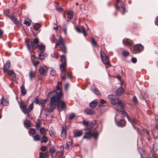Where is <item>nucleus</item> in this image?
Wrapping results in <instances>:
<instances>
[{"label":"nucleus","mask_w":158,"mask_h":158,"mask_svg":"<svg viewBox=\"0 0 158 158\" xmlns=\"http://www.w3.org/2000/svg\"><path fill=\"white\" fill-rule=\"evenodd\" d=\"M56 95V91L53 90L49 94L48 96L51 100L50 102V108L49 109H46L45 110V115L47 116L48 115L47 112L50 113L53 111L56 106V102L55 97Z\"/></svg>","instance_id":"f257e3e1"},{"label":"nucleus","mask_w":158,"mask_h":158,"mask_svg":"<svg viewBox=\"0 0 158 158\" xmlns=\"http://www.w3.org/2000/svg\"><path fill=\"white\" fill-rule=\"evenodd\" d=\"M39 42V40L37 38L31 39V41L28 40H26L27 47L28 50L30 52L31 51V45L32 48L35 49L38 47Z\"/></svg>","instance_id":"f03ea898"},{"label":"nucleus","mask_w":158,"mask_h":158,"mask_svg":"<svg viewBox=\"0 0 158 158\" xmlns=\"http://www.w3.org/2000/svg\"><path fill=\"white\" fill-rule=\"evenodd\" d=\"M62 95V94H61L60 93L57 94V92L56 91V102H57V106L60 112L64 110L66 106V103L60 100Z\"/></svg>","instance_id":"7ed1b4c3"},{"label":"nucleus","mask_w":158,"mask_h":158,"mask_svg":"<svg viewBox=\"0 0 158 158\" xmlns=\"http://www.w3.org/2000/svg\"><path fill=\"white\" fill-rule=\"evenodd\" d=\"M108 97L112 105H118V106H119V108L124 106V103L116 97L115 95L110 94L108 96Z\"/></svg>","instance_id":"20e7f679"},{"label":"nucleus","mask_w":158,"mask_h":158,"mask_svg":"<svg viewBox=\"0 0 158 158\" xmlns=\"http://www.w3.org/2000/svg\"><path fill=\"white\" fill-rule=\"evenodd\" d=\"M20 107L23 112H27L28 111L31 112L34 107V104L32 103L30 105L29 108H27V105L24 103H19Z\"/></svg>","instance_id":"39448f33"},{"label":"nucleus","mask_w":158,"mask_h":158,"mask_svg":"<svg viewBox=\"0 0 158 158\" xmlns=\"http://www.w3.org/2000/svg\"><path fill=\"white\" fill-rule=\"evenodd\" d=\"M60 60L62 64L60 65V69L61 72H66L65 68L66 67V58L64 56H60Z\"/></svg>","instance_id":"423d86ee"},{"label":"nucleus","mask_w":158,"mask_h":158,"mask_svg":"<svg viewBox=\"0 0 158 158\" xmlns=\"http://www.w3.org/2000/svg\"><path fill=\"white\" fill-rule=\"evenodd\" d=\"M100 55L103 63L107 65H110L108 56H106L103 52H100Z\"/></svg>","instance_id":"0eeeda50"},{"label":"nucleus","mask_w":158,"mask_h":158,"mask_svg":"<svg viewBox=\"0 0 158 158\" xmlns=\"http://www.w3.org/2000/svg\"><path fill=\"white\" fill-rule=\"evenodd\" d=\"M143 46L140 44H137L134 48L133 52L136 53V52H140L143 50Z\"/></svg>","instance_id":"6e6552de"},{"label":"nucleus","mask_w":158,"mask_h":158,"mask_svg":"<svg viewBox=\"0 0 158 158\" xmlns=\"http://www.w3.org/2000/svg\"><path fill=\"white\" fill-rule=\"evenodd\" d=\"M62 131L61 134V137L63 138H65L66 136V129L67 127L64 125L62 127Z\"/></svg>","instance_id":"1a4fd4ad"},{"label":"nucleus","mask_w":158,"mask_h":158,"mask_svg":"<svg viewBox=\"0 0 158 158\" xmlns=\"http://www.w3.org/2000/svg\"><path fill=\"white\" fill-rule=\"evenodd\" d=\"M124 106H122L121 107L119 108H118V107L117 108L116 107H115L116 110L118 112H121L122 114L126 117L128 116V115L127 114V113L126 112L124 109L123 108Z\"/></svg>","instance_id":"9d476101"},{"label":"nucleus","mask_w":158,"mask_h":158,"mask_svg":"<svg viewBox=\"0 0 158 158\" xmlns=\"http://www.w3.org/2000/svg\"><path fill=\"white\" fill-rule=\"evenodd\" d=\"M10 67V60H7L4 64L3 68V72L4 73L9 70Z\"/></svg>","instance_id":"9b49d317"},{"label":"nucleus","mask_w":158,"mask_h":158,"mask_svg":"<svg viewBox=\"0 0 158 158\" xmlns=\"http://www.w3.org/2000/svg\"><path fill=\"white\" fill-rule=\"evenodd\" d=\"M60 44H61V46L64 45V40L61 36H59V39L58 40V42L56 43L55 48H57V46H59Z\"/></svg>","instance_id":"f8f14e48"},{"label":"nucleus","mask_w":158,"mask_h":158,"mask_svg":"<svg viewBox=\"0 0 158 158\" xmlns=\"http://www.w3.org/2000/svg\"><path fill=\"white\" fill-rule=\"evenodd\" d=\"M10 19L16 25L18 26H20L21 24L19 21L13 15H11L10 17Z\"/></svg>","instance_id":"ddd939ff"},{"label":"nucleus","mask_w":158,"mask_h":158,"mask_svg":"<svg viewBox=\"0 0 158 158\" xmlns=\"http://www.w3.org/2000/svg\"><path fill=\"white\" fill-rule=\"evenodd\" d=\"M156 129H154L152 132V135L155 139H157L158 138V124L156 126Z\"/></svg>","instance_id":"4468645a"},{"label":"nucleus","mask_w":158,"mask_h":158,"mask_svg":"<svg viewBox=\"0 0 158 158\" xmlns=\"http://www.w3.org/2000/svg\"><path fill=\"white\" fill-rule=\"evenodd\" d=\"M82 134L83 133L81 130H76L73 133V135L74 137H80L82 135Z\"/></svg>","instance_id":"2eb2a0df"},{"label":"nucleus","mask_w":158,"mask_h":158,"mask_svg":"<svg viewBox=\"0 0 158 158\" xmlns=\"http://www.w3.org/2000/svg\"><path fill=\"white\" fill-rule=\"evenodd\" d=\"M125 121L122 119H121L118 121L116 123L118 127H123L125 126Z\"/></svg>","instance_id":"dca6fc26"},{"label":"nucleus","mask_w":158,"mask_h":158,"mask_svg":"<svg viewBox=\"0 0 158 158\" xmlns=\"http://www.w3.org/2000/svg\"><path fill=\"white\" fill-rule=\"evenodd\" d=\"M32 124L29 120L26 119L24 121V126L25 127L29 128L31 127Z\"/></svg>","instance_id":"f3484780"},{"label":"nucleus","mask_w":158,"mask_h":158,"mask_svg":"<svg viewBox=\"0 0 158 158\" xmlns=\"http://www.w3.org/2000/svg\"><path fill=\"white\" fill-rule=\"evenodd\" d=\"M61 82H60L58 81L57 82L56 89L57 90H59V92H57V94H59L60 93L61 94H62V89L61 87Z\"/></svg>","instance_id":"a211bd4d"},{"label":"nucleus","mask_w":158,"mask_h":158,"mask_svg":"<svg viewBox=\"0 0 158 158\" xmlns=\"http://www.w3.org/2000/svg\"><path fill=\"white\" fill-rule=\"evenodd\" d=\"M0 104L3 106H7L9 104V101L7 99H5L4 98L2 99Z\"/></svg>","instance_id":"6ab92c4d"},{"label":"nucleus","mask_w":158,"mask_h":158,"mask_svg":"<svg viewBox=\"0 0 158 158\" xmlns=\"http://www.w3.org/2000/svg\"><path fill=\"white\" fill-rule=\"evenodd\" d=\"M46 102V100L41 99L40 100V101L38 102L37 104L39 105H41L43 109H44L45 107V106Z\"/></svg>","instance_id":"aec40b11"},{"label":"nucleus","mask_w":158,"mask_h":158,"mask_svg":"<svg viewBox=\"0 0 158 158\" xmlns=\"http://www.w3.org/2000/svg\"><path fill=\"white\" fill-rule=\"evenodd\" d=\"M85 112L87 114L93 115L95 114L94 111L89 108H86L85 110Z\"/></svg>","instance_id":"412c9836"},{"label":"nucleus","mask_w":158,"mask_h":158,"mask_svg":"<svg viewBox=\"0 0 158 158\" xmlns=\"http://www.w3.org/2000/svg\"><path fill=\"white\" fill-rule=\"evenodd\" d=\"M124 92V89L122 87L119 88L117 90L116 92V94L117 95L119 96L122 95Z\"/></svg>","instance_id":"4be33fe9"},{"label":"nucleus","mask_w":158,"mask_h":158,"mask_svg":"<svg viewBox=\"0 0 158 158\" xmlns=\"http://www.w3.org/2000/svg\"><path fill=\"white\" fill-rule=\"evenodd\" d=\"M65 73V74L64 75L62 76V79L64 80H65L66 78V76L68 77L69 78H70L72 77V74L70 72H69L67 73L66 71V72H64Z\"/></svg>","instance_id":"5701e85b"},{"label":"nucleus","mask_w":158,"mask_h":158,"mask_svg":"<svg viewBox=\"0 0 158 158\" xmlns=\"http://www.w3.org/2000/svg\"><path fill=\"white\" fill-rule=\"evenodd\" d=\"M94 89H93V87H91V90L95 94L97 95H100V93L98 89L94 86Z\"/></svg>","instance_id":"b1692460"},{"label":"nucleus","mask_w":158,"mask_h":158,"mask_svg":"<svg viewBox=\"0 0 158 158\" xmlns=\"http://www.w3.org/2000/svg\"><path fill=\"white\" fill-rule=\"evenodd\" d=\"M92 137V134L90 132V131H87L85 133V135L84 136V138H87L89 139Z\"/></svg>","instance_id":"393cba45"},{"label":"nucleus","mask_w":158,"mask_h":158,"mask_svg":"<svg viewBox=\"0 0 158 158\" xmlns=\"http://www.w3.org/2000/svg\"><path fill=\"white\" fill-rule=\"evenodd\" d=\"M32 137L35 141H38L41 140L40 136L39 134H36L35 135L32 136Z\"/></svg>","instance_id":"a878e982"},{"label":"nucleus","mask_w":158,"mask_h":158,"mask_svg":"<svg viewBox=\"0 0 158 158\" xmlns=\"http://www.w3.org/2000/svg\"><path fill=\"white\" fill-rule=\"evenodd\" d=\"M98 105V102L95 101H93L89 103L90 107L92 108H94Z\"/></svg>","instance_id":"bb28decb"},{"label":"nucleus","mask_w":158,"mask_h":158,"mask_svg":"<svg viewBox=\"0 0 158 158\" xmlns=\"http://www.w3.org/2000/svg\"><path fill=\"white\" fill-rule=\"evenodd\" d=\"M20 89L22 95H24L26 94L27 93V91L25 89V86L23 85H22L20 87Z\"/></svg>","instance_id":"cd10ccee"},{"label":"nucleus","mask_w":158,"mask_h":158,"mask_svg":"<svg viewBox=\"0 0 158 158\" xmlns=\"http://www.w3.org/2000/svg\"><path fill=\"white\" fill-rule=\"evenodd\" d=\"M48 157V154L47 152H40L39 153V158H44Z\"/></svg>","instance_id":"c85d7f7f"},{"label":"nucleus","mask_w":158,"mask_h":158,"mask_svg":"<svg viewBox=\"0 0 158 158\" xmlns=\"http://www.w3.org/2000/svg\"><path fill=\"white\" fill-rule=\"evenodd\" d=\"M40 134L43 135H45L46 133V130L44 127H41L40 129Z\"/></svg>","instance_id":"c756f323"},{"label":"nucleus","mask_w":158,"mask_h":158,"mask_svg":"<svg viewBox=\"0 0 158 158\" xmlns=\"http://www.w3.org/2000/svg\"><path fill=\"white\" fill-rule=\"evenodd\" d=\"M40 74L41 75H44L46 72L45 69L42 67H40L39 70Z\"/></svg>","instance_id":"7c9ffc66"},{"label":"nucleus","mask_w":158,"mask_h":158,"mask_svg":"<svg viewBox=\"0 0 158 158\" xmlns=\"http://www.w3.org/2000/svg\"><path fill=\"white\" fill-rule=\"evenodd\" d=\"M24 23L28 26H29L31 24V20L29 19H27L25 20Z\"/></svg>","instance_id":"2f4dec72"},{"label":"nucleus","mask_w":158,"mask_h":158,"mask_svg":"<svg viewBox=\"0 0 158 158\" xmlns=\"http://www.w3.org/2000/svg\"><path fill=\"white\" fill-rule=\"evenodd\" d=\"M73 12L72 11H69L67 12V17L69 19L73 18Z\"/></svg>","instance_id":"473e14b6"},{"label":"nucleus","mask_w":158,"mask_h":158,"mask_svg":"<svg viewBox=\"0 0 158 158\" xmlns=\"http://www.w3.org/2000/svg\"><path fill=\"white\" fill-rule=\"evenodd\" d=\"M29 133L30 135H31L32 136L35 134L36 132L34 129L30 128L29 130Z\"/></svg>","instance_id":"72a5a7b5"},{"label":"nucleus","mask_w":158,"mask_h":158,"mask_svg":"<svg viewBox=\"0 0 158 158\" xmlns=\"http://www.w3.org/2000/svg\"><path fill=\"white\" fill-rule=\"evenodd\" d=\"M94 126L93 123L90 122L89 123V124L87 125L86 127L87 129V130H89V131L91 130L92 128Z\"/></svg>","instance_id":"f704fd0d"},{"label":"nucleus","mask_w":158,"mask_h":158,"mask_svg":"<svg viewBox=\"0 0 158 158\" xmlns=\"http://www.w3.org/2000/svg\"><path fill=\"white\" fill-rule=\"evenodd\" d=\"M55 5L56 7V9L57 11H61L63 10V9L62 8H61L60 6L58 5V4L56 2H55Z\"/></svg>","instance_id":"c9c22d12"},{"label":"nucleus","mask_w":158,"mask_h":158,"mask_svg":"<svg viewBox=\"0 0 158 158\" xmlns=\"http://www.w3.org/2000/svg\"><path fill=\"white\" fill-rule=\"evenodd\" d=\"M38 47L40 51H44L45 50V46L44 45L41 44L39 46L38 45Z\"/></svg>","instance_id":"e433bc0d"},{"label":"nucleus","mask_w":158,"mask_h":158,"mask_svg":"<svg viewBox=\"0 0 158 158\" xmlns=\"http://www.w3.org/2000/svg\"><path fill=\"white\" fill-rule=\"evenodd\" d=\"M141 98L144 99L147 98L148 97V95L143 92H141Z\"/></svg>","instance_id":"4c0bfd02"},{"label":"nucleus","mask_w":158,"mask_h":158,"mask_svg":"<svg viewBox=\"0 0 158 158\" xmlns=\"http://www.w3.org/2000/svg\"><path fill=\"white\" fill-rule=\"evenodd\" d=\"M85 29L83 27H77V31L79 32H82V31H84Z\"/></svg>","instance_id":"58836bf2"},{"label":"nucleus","mask_w":158,"mask_h":158,"mask_svg":"<svg viewBox=\"0 0 158 158\" xmlns=\"http://www.w3.org/2000/svg\"><path fill=\"white\" fill-rule=\"evenodd\" d=\"M6 72L8 75H10L11 76H13V75H14L15 74L14 72L12 70H9L6 71Z\"/></svg>","instance_id":"ea45409f"},{"label":"nucleus","mask_w":158,"mask_h":158,"mask_svg":"<svg viewBox=\"0 0 158 158\" xmlns=\"http://www.w3.org/2000/svg\"><path fill=\"white\" fill-rule=\"evenodd\" d=\"M42 142L46 143L48 141V139L45 135H44L42 138Z\"/></svg>","instance_id":"a19ab883"},{"label":"nucleus","mask_w":158,"mask_h":158,"mask_svg":"<svg viewBox=\"0 0 158 158\" xmlns=\"http://www.w3.org/2000/svg\"><path fill=\"white\" fill-rule=\"evenodd\" d=\"M40 25L38 23H36L34 25V29L35 31H37L40 29Z\"/></svg>","instance_id":"79ce46f5"},{"label":"nucleus","mask_w":158,"mask_h":158,"mask_svg":"<svg viewBox=\"0 0 158 158\" xmlns=\"http://www.w3.org/2000/svg\"><path fill=\"white\" fill-rule=\"evenodd\" d=\"M123 44L126 45H129L130 46L131 45V43H130L127 40H123Z\"/></svg>","instance_id":"37998d69"},{"label":"nucleus","mask_w":158,"mask_h":158,"mask_svg":"<svg viewBox=\"0 0 158 158\" xmlns=\"http://www.w3.org/2000/svg\"><path fill=\"white\" fill-rule=\"evenodd\" d=\"M92 136H93L95 139H97L98 136V132H92Z\"/></svg>","instance_id":"c03bdc74"},{"label":"nucleus","mask_w":158,"mask_h":158,"mask_svg":"<svg viewBox=\"0 0 158 158\" xmlns=\"http://www.w3.org/2000/svg\"><path fill=\"white\" fill-rule=\"evenodd\" d=\"M91 43L93 46H96L97 45V43L95 39L93 37H92L91 38Z\"/></svg>","instance_id":"a18cd8bd"},{"label":"nucleus","mask_w":158,"mask_h":158,"mask_svg":"<svg viewBox=\"0 0 158 158\" xmlns=\"http://www.w3.org/2000/svg\"><path fill=\"white\" fill-rule=\"evenodd\" d=\"M35 74L32 71H31L29 73V76L31 80L35 77Z\"/></svg>","instance_id":"49530a36"},{"label":"nucleus","mask_w":158,"mask_h":158,"mask_svg":"<svg viewBox=\"0 0 158 158\" xmlns=\"http://www.w3.org/2000/svg\"><path fill=\"white\" fill-rule=\"evenodd\" d=\"M50 74L52 76H55L56 74V72L55 70L53 68L51 69V70L50 71Z\"/></svg>","instance_id":"de8ad7c7"},{"label":"nucleus","mask_w":158,"mask_h":158,"mask_svg":"<svg viewBox=\"0 0 158 158\" xmlns=\"http://www.w3.org/2000/svg\"><path fill=\"white\" fill-rule=\"evenodd\" d=\"M60 48L62 52H64L65 53H66V48L65 45L61 46L60 47Z\"/></svg>","instance_id":"09e8293b"},{"label":"nucleus","mask_w":158,"mask_h":158,"mask_svg":"<svg viewBox=\"0 0 158 158\" xmlns=\"http://www.w3.org/2000/svg\"><path fill=\"white\" fill-rule=\"evenodd\" d=\"M122 53L123 55L124 56H128L130 54L128 51L125 50Z\"/></svg>","instance_id":"8fccbe9b"},{"label":"nucleus","mask_w":158,"mask_h":158,"mask_svg":"<svg viewBox=\"0 0 158 158\" xmlns=\"http://www.w3.org/2000/svg\"><path fill=\"white\" fill-rule=\"evenodd\" d=\"M45 56L43 52H41L38 55V58L40 59H43Z\"/></svg>","instance_id":"3c124183"},{"label":"nucleus","mask_w":158,"mask_h":158,"mask_svg":"<svg viewBox=\"0 0 158 158\" xmlns=\"http://www.w3.org/2000/svg\"><path fill=\"white\" fill-rule=\"evenodd\" d=\"M130 122L133 125H135L137 124V121L135 118H132Z\"/></svg>","instance_id":"603ef678"},{"label":"nucleus","mask_w":158,"mask_h":158,"mask_svg":"<svg viewBox=\"0 0 158 158\" xmlns=\"http://www.w3.org/2000/svg\"><path fill=\"white\" fill-rule=\"evenodd\" d=\"M106 101L104 99H101L100 100L101 104H100L99 105V106L100 107L102 106H103L102 105L106 103Z\"/></svg>","instance_id":"864d4df0"},{"label":"nucleus","mask_w":158,"mask_h":158,"mask_svg":"<svg viewBox=\"0 0 158 158\" xmlns=\"http://www.w3.org/2000/svg\"><path fill=\"white\" fill-rule=\"evenodd\" d=\"M62 30L64 32V33L65 35L67 34V27L66 26L65 24H64L63 25Z\"/></svg>","instance_id":"5fc2aeb1"},{"label":"nucleus","mask_w":158,"mask_h":158,"mask_svg":"<svg viewBox=\"0 0 158 158\" xmlns=\"http://www.w3.org/2000/svg\"><path fill=\"white\" fill-rule=\"evenodd\" d=\"M75 114L73 113L71 114L69 116V118L70 120H72L75 117Z\"/></svg>","instance_id":"6e6d98bb"},{"label":"nucleus","mask_w":158,"mask_h":158,"mask_svg":"<svg viewBox=\"0 0 158 158\" xmlns=\"http://www.w3.org/2000/svg\"><path fill=\"white\" fill-rule=\"evenodd\" d=\"M50 136L52 137H53L55 136V133L54 131L52 130H50L49 131Z\"/></svg>","instance_id":"4d7b16f0"},{"label":"nucleus","mask_w":158,"mask_h":158,"mask_svg":"<svg viewBox=\"0 0 158 158\" xmlns=\"http://www.w3.org/2000/svg\"><path fill=\"white\" fill-rule=\"evenodd\" d=\"M132 101L133 102L135 103L136 104L137 103V99L136 97L135 96H134L133 97V98L132 99Z\"/></svg>","instance_id":"13d9d810"},{"label":"nucleus","mask_w":158,"mask_h":158,"mask_svg":"<svg viewBox=\"0 0 158 158\" xmlns=\"http://www.w3.org/2000/svg\"><path fill=\"white\" fill-rule=\"evenodd\" d=\"M55 151L54 148L52 147L50 148L49 152L50 153L53 154Z\"/></svg>","instance_id":"bf43d9fd"},{"label":"nucleus","mask_w":158,"mask_h":158,"mask_svg":"<svg viewBox=\"0 0 158 158\" xmlns=\"http://www.w3.org/2000/svg\"><path fill=\"white\" fill-rule=\"evenodd\" d=\"M36 128L38 130L39 128L41 127L40 123V122L37 123L36 125Z\"/></svg>","instance_id":"052dcab7"},{"label":"nucleus","mask_w":158,"mask_h":158,"mask_svg":"<svg viewBox=\"0 0 158 158\" xmlns=\"http://www.w3.org/2000/svg\"><path fill=\"white\" fill-rule=\"evenodd\" d=\"M47 148V147L46 146H42L41 148V150L42 151H45Z\"/></svg>","instance_id":"680f3d73"},{"label":"nucleus","mask_w":158,"mask_h":158,"mask_svg":"<svg viewBox=\"0 0 158 158\" xmlns=\"http://www.w3.org/2000/svg\"><path fill=\"white\" fill-rule=\"evenodd\" d=\"M89 123L87 121H83V125L85 126L86 127H87L88 124H89Z\"/></svg>","instance_id":"e2e57ef3"},{"label":"nucleus","mask_w":158,"mask_h":158,"mask_svg":"<svg viewBox=\"0 0 158 158\" xmlns=\"http://www.w3.org/2000/svg\"><path fill=\"white\" fill-rule=\"evenodd\" d=\"M131 61L134 63H135L137 61V59L135 57H132L131 59Z\"/></svg>","instance_id":"0e129e2a"},{"label":"nucleus","mask_w":158,"mask_h":158,"mask_svg":"<svg viewBox=\"0 0 158 158\" xmlns=\"http://www.w3.org/2000/svg\"><path fill=\"white\" fill-rule=\"evenodd\" d=\"M30 111L27 112H23L25 114H27V118H30V115L29 114Z\"/></svg>","instance_id":"69168bd1"},{"label":"nucleus","mask_w":158,"mask_h":158,"mask_svg":"<svg viewBox=\"0 0 158 158\" xmlns=\"http://www.w3.org/2000/svg\"><path fill=\"white\" fill-rule=\"evenodd\" d=\"M122 8L123 9L124 11H125V5L123 2H122L121 4Z\"/></svg>","instance_id":"338daca9"},{"label":"nucleus","mask_w":158,"mask_h":158,"mask_svg":"<svg viewBox=\"0 0 158 158\" xmlns=\"http://www.w3.org/2000/svg\"><path fill=\"white\" fill-rule=\"evenodd\" d=\"M40 63V62L39 61H35L34 63L33 64L34 66H36L38 65Z\"/></svg>","instance_id":"774afa93"}]
</instances>
